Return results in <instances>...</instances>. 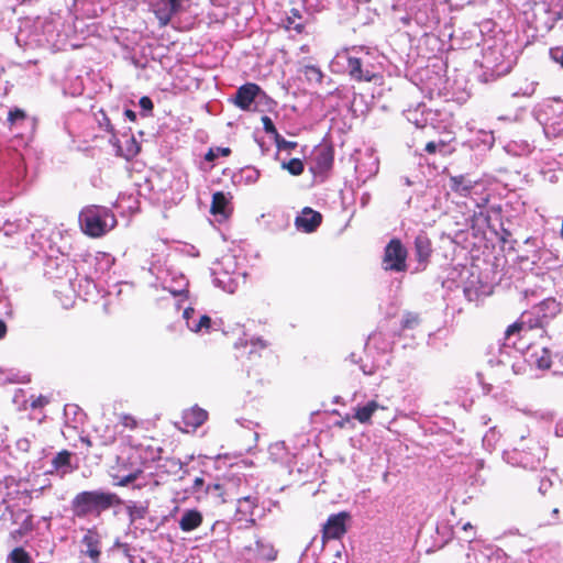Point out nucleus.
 <instances>
[{"instance_id": "54", "label": "nucleus", "mask_w": 563, "mask_h": 563, "mask_svg": "<svg viewBox=\"0 0 563 563\" xmlns=\"http://www.w3.org/2000/svg\"><path fill=\"white\" fill-rule=\"evenodd\" d=\"M26 120V114L23 110L14 108L8 113V122L11 128L22 125Z\"/></svg>"}, {"instance_id": "40", "label": "nucleus", "mask_w": 563, "mask_h": 563, "mask_svg": "<svg viewBox=\"0 0 563 563\" xmlns=\"http://www.w3.org/2000/svg\"><path fill=\"white\" fill-rule=\"evenodd\" d=\"M345 108L354 118L364 115L368 111V106L364 96L356 93L355 91L351 99L347 101Z\"/></svg>"}, {"instance_id": "63", "label": "nucleus", "mask_w": 563, "mask_h": 563, "mask_svg": "<svg viewBox=\"0 0 563 563\" xmlns=\"http://www.w3.org/2000/svg\"><path fill=\"white\" fill-rule=\"evenodd\" d=\"M549 55L554 63L563 68V45L551 47Z\"/></svg>"}, {"instance_id": "26", "label": "nucleus", "mask_w": 563, "mask_h": 563, "mask_svg": "<svg viewBox=\"0 0 563 563\" xmlns=\"http://www.w3.org/2000/svg\"><path fill=\"white\" fill-rule=\"evenodd\" d=\"M8 181L13 186L20 183L26 176V167L23 157L19 153H14L10 158V165L7 167Z\"/></svg>"}, {"instance_id": "31", "label": "nucleus", "mask_w": 563, "mask_h": 563, "mask_svg": "<svg viewBox=\"0 0 563 563\" xmlns=\"http://www.w3.org/2000/svg\"><path fill=\"white\" fill-rule=\"evenodd\" d=\"M476 184L477 181L472 179L468 175H456L450 177L449 186L453 192L466 197L471 194Z\"/></svg>"}, {"instance_id": "7", "label": "nucleus", "mask_w": 563, "mask_h": 563, "mask_svg": "<svg viewBox=\"0 0 563 563\" xmlns=\"http://www.w3.org/2000/svg\"><path fill=\"white\" fill-rule=\"evenodd\" d=\"M515 65V59L511 55H507L501 47L495 45L486 48L483 52V59L481 63L482 73L478 78L482 82H490L497 78L510 73Z\"/></svg>"}, {"instance_id": "48", "label": "nucleus", "mask_w": 563, "mask_h": 563, "mask_svg": "<svg viewBox=\"0 0 563 563\" xmlns=\"http://www.w3.org/2000/svg\"><path fill=\"white\" fill-rule=\"evenodd\" d=\"M7 563H32V554L24 548L16 547L8 554Z\"/></svg>"}, {"instance_id": "62", "label": "nucleus", "mask_w": 563, "mask_h": 563, "mask_svg": "<svg viewBox=\"0 0 563 563\" xmlns=\"http://www.w3.org/2000/svg\"><path fill=\"white\" fill-rule=\"evenodd\" d=\"M242 177L247 184H254L260 178V172L256 168L247 167L242 170Z\"/></svg>"}, {"instance_id": "42", "label": "nucleus", "mask_w": 563, "mask_h": 563, "mask_svg": "<svg viewBox=\"0 0 563 563\" xmlns=\"http://www.w3.org/2000/svg\"><path fill=\"white\" fill-rule=\"evenodd\" d=\"M299 71L310 86H322L325 78L322 70L316 65H303Z\"/></svg>"}, {"instance_id": "33", "label": "nucleus", "mask_w": 563, "mask_h": 563, "mask_svg": "<svg viewBox=\"0 0 563 563\" xmlns=\"http://www.w3.org/2000/svg\"><path fill=\"white\" fill-rule=\"evenodd\" d=\"M114 262L115 260L111 254L97 252L91 262L95 277H101L107 274L113 266Z\"/></svg>"}, {"instance_id": "24", "label": "nucleus", "mask_w": 563, "mask_h": 563, "mask_svg": "<svg viewBox=\"0 0 563 563\" xmlns=\"http://www.w3.org/2000/svg\"><path fill=\"white\" fill-rule=\"evenodd\" d=\"M71 453L67 450H63L57 453L51 461V468L46 471V474L57 475L60 478L73 472L71 466Z\"/></svg>"}, {"instance_id": "34", "label": "nucleus", "mask_w": 563, "mask_h": 563, "mask_svg": "<svg viewBox=\"0 0 563 563\" xmlns=\"http://www.w3.org/2000/svg\"><path fill=\"white\" fill-rule=\"evenodd\" d=\"M202 523V515L197 509L184 510L180 519L178 520L179 528L184 532H190L197 529Z\"/></svg>"}, {"instance_id": "60", "label": "nucleus", "mask_w": 563, "mask_h": 563, "mask_svg": "<svg viewBox=\"0 0 563 563\" xmlns=\"http://www.w3.org/2000/svg\"><path fill=\"white\" fill-rule=\"evenodd\" d=\"M419 316L415 312H406L401 319L402 329H413L419 324Z\"/></svg>"}, {"instance_id": "23", "label": "nucleus", "mask_w": 563, "mask_h": 563, "mask_svg": "<svg viewBox=\"0 0 563 563\" xmlns=\"http://www.w3.org/2000/svg\"><path fill=\"white\" fill-rule=\"evenodd\" d=\"M333 165V155L330 150H320L318 151L309 166L310 172L316 177H323Z\"/></svg>"}, {"instance_id": "21", "label": "nucleus", "mask_w": 563, "mask_h": 563, "mask_svg": "<svg viewBox=\"0 0 563 563\" xmlns=\"http://www.w3.org/2000/svg\"><path fill=\"white\" fill-rule=\"evenodd\" d=\"M58 22L55 20L45 21L42 23V31L44 35V41L53 46H56L59 43H63L64 40L69 37L71 34H74L73 26L68 25L67 29H65L62 32L58 31Z\"/></svg>"}, {"instance_id": "55", "label": "nucleus", "mask_w": 563, "mask_h": 563, "mask_svg": "<svg viewBox=\"0 0 563 563\" xmlns=\"http://www.w3.org/2000/svg\"><path fill=\"white\" fill-rule=\"evenodd\" d=\"M498 440H499L498 432L496 431L495 428H490L483 437L484 449L488 452H492L495 449Z\"/></svg>"}, {"instance_id": "32", "label": "nucleus", "mask_w": 563, "mask_h": 563, "mask_svg": "<svg viewBox=\"0 0 563 563\" xmlns=\"http://www.w3.org/2000/svg\"><path fill=\"white\" fill-rule=\"evenodd\" d=\"M533 308L534 313L541 317L545 323H548L561 311V305L554 298H545L540 303L534 305Z\"/></svg>"}, {"instance_id": "3", "label": "nucleus", "mask_w": 563, "mask_h": 563, "mask_svg": "<svg viewBox=\"0 0 563 563\" xmlns=\"http://www.w3.org/2000/svg\"><path fill=\"white\" fill-rule=\"evenodd\" d=\"M146 264L147 266L144 265L143 269H147L148 273L155 277L156 287H162L173 296H181L188 291V280L186 276L180 271L167 266L159 255L153 254Z\"/></svg>"}, {"instance_id": "19", "label": "nucleus", "mask_w": 563, "mask_h": 563, "mask_svg": "<svg viewBox=\"0 0 563 563\" xmlns=\"http://www.w3.org/2000/svg\"><path fill=\"white\" fill-rule=\"evenodd\" d=\"M258 506L257 495H241L236 498L238 520L255 523L254 512Z\"/></svg>"}, {"instance_id": "38", "label": "nucleus", "mask_w": 563, "mask_h": 563, "mask_svg": "<svg viewBox=\"0 0 563 563\" xmlns=\"http://www.w3.org/2000/svg\"><path fill=\"white\" fill-rule=\"evenodd\" d=\"M378 409L385 408L375 400L367 401L365 405L355 408L354 418L361 423H367Z\"/></svg>"}, {"instance_id": "41", "label": "nucleus", "mask_w": 563, "mask_h": 563, "mask_svg": "<svg viewBox=\"0 0 563 563\" xmlns=\"http://www.w3.org/2000/svg\"><path fill=\"white\" fill-rule=\"evenodd\" d=\"M126 514L129 516L130 525H135L137 520L144 519L148 514L147 504L129 501L125 505Z\"/></svg>"}, {"instance_id": "22", "label": "nucleus", "mask_w": 563, "mask_h": 563, "mask_svg": "<svg viewBox=\"0 0 563 563\" xmlns=\"http://www.w3.org/2000/svg\"><path fill=\"white\" fill-rule=\"evenodd\" d=\"M14 523L19 525V528L10 532V538L19 542L24 536L33 531V515L25 509H20L14 514Z\"/></svg>"}, {"instance_id": "20", "label": "nucleus", "mask_w": 563, "mask_h": 563, "mask_svg": "<svg viewBox=\"0 0 563 563\" xmlns=\"http://www.w3.org/2000/svg\"><path fill=\"white\" fill-rule=\"evenodd\" d=\"M322 222V214L309 207L302 209L295 219L296 228L305 233L314 232Z\"/></svg>"}, {"instance_id": "16", "label": "nucleus", "mask_w": 563, "mask_h": 563, "mask_svg": "<svg viewBox=\"0 0 563 563\" xmlns=\"http://www.w3.org/2000/svg\"><path fill=\"white\" fill-rule=\"evenodd\" d=\"M81 552L93 563L99 562L101 555V536L96 528H90L84 534L81 541Z\"/></svg>"}, {"instance_id": "44", "label": "nucleus", "mask_w": 563, "mask_h": 563, "mask_svg": "<svg viewBox=\"0 0 563 563\" xmlns=\"http://www.w3.org/2000/svg\"><path fill=\"white\" fill-rule=\"evenodd\" d=\"M197 323L194 324V332L196 333H209L212 330L219 329V323L212 320L209 316L198 311Z\"/></svg>"}, {"instance_id": "2", "label": "nucleus", "mask_w": 563, "mask_h": 563, "mask_svg": "<svg viewBox=\"0 0 563 563\" xmlns=\"http://www.w3.org/2000/svg\"><path fill=\"white\" fill-rule=\"evenodd\" d=\"M123 500L115 494L106 489L82 490L70 501L73 516L78 519L99 517L102 512L120 506Z\"/></svg>"}, {"instance_id": "36", "label": "nucleus", "mask_w": 563, "mask_h": 563, "mask_svg": "<svg viewBox=\"0 0 563 563\" xmlns=\"http://www.w3.org/2000/svg\"><path fill=\"white\" fill-rule=\"evenodd\" d=\"M534 147L532 143L526 140H512L504 146V150L512 156H528L533 152Z\"/></svg>"}, {"instance_id": "46", "label": "nucleus", "mask_w": 563, "mask_h": 563, "mask_svg": "<svg viewBox=\"0 0 563 563\" xmlns=\"http://www.w3.org/2000/svg\"><path fill=\"white\" fill-rule=\"evenodd\" d=\"M286 27L300 33L303 30V18L301 11L292 8L286 18Z\"/></svg>"}, {"instance_id": "1", "label": "nucleus", "mask_w": 563, "mask_h": 563, "mask_svg": "<svg viewBox=\"0 0 563 563\" xmlns=\"http://www.w3.org/2000/svg\"><path fill=\"white\" fill-rule=\"evenodd\" d=\"M330 68L336 74H347L356 81H372L376 77L369 51L365 46H353L338 52Z\"/></svg>"}, {"instance_id": "18", "label": "nucleus", "mask_w": 563, "mask_h": 563, "mask_svg": "<svg viewBox=\"0 0 563 563\" xmlns=\"http://www.w3.org/2000/svg\"><path fill=\"white\" fill-rule=\"evenodd\" d=\"M181 0H153L151 5L161 25H167L180 9Z\"/></svg>"}, {"instance_id": "51", "label": "nucleus", "mask_w": 563, "mask_h": 563, "mask_svg": "<svg viewBox=\"0 0 563 563\" xmlns=\"http://www.w3.org/2000/svg\"><path fill=\"white\" fill-rule=\"evenodd\" d=\"M96 120L101 129L111 133L115 142H119V140L115 139L114 125L112 124L111 118L103 110L96 113Z\"/></svg>"}, {"instance_id": "64", "label": "nucleus", "mask_w": 563, "mask_h": 563, "mask_svg": "<svg viewBox=\"0 0 563 563\" xmlns=\"http://www.w3.org/2000/svg\"><path fill=\"white\" fill-rule=\"evenodd\" d=\"M54 549L49 548L47 552L40 554L36 552L32 554V563H49L53 559Z\"/></svg>"}, {"instance_id": "13", "label": "nucleus", "mask_w": 563, "mask_h": 563, "mask_svg": "<svg viewBox=\"0 0 563 563\" xmlns=\"http://www.w3.org/2000/svg\"><path fill=\"white\" fill-rule=\"evenodd\" d=\"M545 324V321L534 313V308L532 307L531 310L522 312L519 320L507 328V338L517 336L519 339L522 330L543 328Z\"/></svg>"}, {"instance_id": "5", "label": "nucleus", "mask_w": 563, "mask_h": 563, "mask_svg": "<svg viewBox=\"0 0 563 563\" xmlns=\"http://www.w3.org/2000/svg\"><path fill=\"white\" fill-rule=\"evenodd\" d=\"M79 224L85 234L100 238L117 225V219L109 208L92 205L80 211Z\"/></svg>"}, {"instance_id": "58", "label": "nucleus", "mask_w": 563, "mask_h": 563, "mask_svg": "<svg viewBox=\"0 0 563 563\" xmlns=\"http://www.w3.org/2000/svg\"><path fill=\"white\" fill-rule=\"evenodd\" d=\"M283 167L286 168L291 175L298 176L303 172V163L299 158H291L287 163L283 164Z\"/></svg>"}, {"instance_id": "50", "label": "nucleus", "mask_w": 563, "mask_h": 563, "mask_svg": "<svg viewBox=\"0 0 563 563\" xmlns=\"http://www.w3.org/2000/svg\"><path fill=\"white\" fill-rule=\"evenodd\" d=\"M27 222L29 221L24 219H19L14 221L7 220L0 230L3 231V234L5 236H12L22 231L26 227Z\"/></svg>"}, {"instance_id": "8", "label": "nucleus", "mask_w": 563, "mask_h": 563, "mask_svg": "<svg viewBox=\"0 0 563 563\" xmlns=\"http://www.w3.org/2000/svg\"><path fill=\"white\" fill-rule=\"evenodd\" d=\"M106 0H74L70 13L74 18L73 33L85 34L88 24L85 20L98 18L104 10Z\"/></svg>"}, {"instance_id": "12", "label": "nucleus", "mask_w": 563, "mask_h": 563, "mask_svg": "<svg viewBox=\"0 0 563 563\" xmlns=\"http://www.w3.org/2000/svg\"><path fill=\"white\" fill-rule=\"evenodd\" d=\"M518 338H507V330L504 334V342L498 345V354H492L488 360V363L492 366H509L514 372L516 371V363L512 360L517 358L521 351L516 346Z\"/></svg>"}, {"instance_id": "49", "label": "nucleus", "mask_w": 563, "mask_h": 563, "mask_svg": "<svg viewBox=\"0 0 563 563\" xmlns=\"http://www.w3.org/2000/svg\"><path fill=\"white\" fill-rule=\"evenodd\" d=\"M126 143H128L126 150H123L117 143H113V144L117 146L118 155H120L126 159H130V158L134 157L140 152V145L133 136L128 137Z\"/></svg>"}, {"instance_id": "56", "label": "nucleus", "mask_w": 563, "mask_h": 563, "mask_svg": "<svg viewBox=\"0 0 563 563\" xmlns=\"http://www.w3.org/2000/svg\"><path fill=\"white\" fill-rule=\"evenodd\" d=\"M424 152H427L428 154L439 153L444 156L449 153V150H448V145L443 141H440V142L430 141L426 144Z\"/></svg>"}, {"instance_id": "35", "label": "nucleus", "mask_w": 563, "mask_h": 563, "mask_svg": "<svg viewBox=\"0 0 563 563\" xmlns=\"http://www.w3.org/2000/svg\"><path fill=\"white\" fill-rule=\"evenodd\" d=\"M355 172L358 177L365 181L378 172V159L368 155L366 161L360 159L355 165Z\"/></svg>"}, {"instance_id": "28", "label": "nucleus", "mask_w": 563, "mask_h": 563, "mask_svg": "<svg viewBox=\"0 0 563 563\" xmlns=\"http://www.w3.org/2000/svg\"><path fill=\"white\" fill-rule=\"evenodd\" d=\"M432 253L431 241L424 233H420L415 239V255L419 262L417 269H423Z\"/></svg>"}, {"instance_id": "53", "label": "nucleus", "mask_w": 563, "mask_h": 563, "mask_svg": "<svg viewBox=\"0 0 563 563\" xmlns=\"http://www.w3.org/2000/svg\"><path fill=\"white\" fill-rule=\"evenodd\" d=\"M301 3L303 10L309 14L320 12L327 7V0H301Z\"/></svg>"}, {"instance_id": "57", "label": "nucleus", "mask_w": 563, "mask_h": 563, "mask_svg": "<svg viewBox=\"0 0 563 563\" xmlns=\"http://www.w3.org/2000/svg\"><path fill=\"white\" fill-rule=\"evenodd\" d=\"M142 473L143 472L141 470H136L134 472H130L126 475H122V476L121 475H115L114 476V479L117 481L115 485H118V486H128V485L134 483L137 479V477L140 475H142Z\"/></svg>"}, {"instance_id": "47", "label": "nucleus", "mask_w": 563, "mask_h": 563, "mask_svg": "<svg viewBox=\"0 0 563 563\" xmlns=\"http://www.w3.org/2000/svg\"><path fill=\"white\" fill-rule=\"evenodd\" d=\"M354 95V87L350 86H339L333 91H329L328 96L330 98H335L341 102L342 107H345L347 101Z\"/></svg>"}, {"instance_id": "10", "label": "nucleus", "mask_w": 563, "mask_h": 563, "mask_svg": "<svg viewBox=\"0 0 563 563\" xmlns=\"http://www.w3.org/2000/svg\"><path fill=\"white\" fill-rule=\"evenodd\" d=\"M263 102L268 103L273 100L256 84L246 82L238 88L233 98V103L243 111H256Z\"/></svg>"}, {"instance_id": "37", "label": "nucleus", "mask_w": 563, "mask_h": 563, "mask_svg": "<svg viewBox=\"0 0 563 563\" xmlns=\"http://www.w3.org/2000/svg\"><path fill=\"white\" fill-rule=\"evenodd\" d=\"M207 418L208 412L198 406H195L189 410H186L183 415V420L185 424L192 428H198L201 424H203Z\"/></svg>"}, {"instance_id": "14", "label": "nucleus", "mask_w": 563, "mask_h": 563, "mask_svg": "<svg viewBox=\"0 0 563 563\" xmlns=\"http://www.w3.org/2000/svg\"><path fill=\"white\" fill-rule=\"evenodd\" d=\"M351 515L346 511L330 515L322 528V538L327 540L340 539L346 532V522Z\"/></svg>"}, {"instance_id": "61", "label": "nucleus", "mask_w": 563, "mask_h": 563, "mask_svg": "<svg viewBox=\"0 0 563 563\" xmlns=\"http://www.w3.org/2000/svg\"><path fill=\"white\" fill-rule=\"evenodd\" d=\"M231 153L229 147L210 148L205 155L207 162H214L219 156H228Z\"/></svg>"}, {"instance_id": "29", "label": "nucleus", "mask_w": 563, "mask_h": 563, "mask_svg": "<svg viewBox=\"0 0 563 563\" xmlns=\"http://www.w3.org/2000/svg\"><path fill=\"white\" fill-rule=\"evenodd\" d=\"M433 113L427 110L426 106L420 103L416 108H409L404 111V115L408 122L412 123L418 129H426L430 117Z\"/></svg>"}, {"instance_id": "25", "label": "nucleus", "mask_w": 563, "mask_h": 563, "mask_svg": "<svg viewBox=\"0 0 563 563\" xmlns=\"http://www.w3.org/2000/svg\"><path fill=\"white\" fill-rule=\"evenodd\" d=\"M494 143L495 136L493 131L481 130L473 139L462 144V151H472L477 148L482 152H486L493 147Z\"/></svg>"}, {"instance_id": "39", "label": "nucleus", "mask_w": 563, "mask_h": 563, "mask_svg": "<svg viewBox=\"0 0 563 563\" xmlns=\"http://www.w3.org/2000/svg\"><path fill=\"white\" fill-rule=\"evenodd\" d=\"M65 424L67 428L77 429L78 424L82 422L85 413L74 404H67L64 407Z\"/></svg>"}, {"instance_id": "4", "label": "nucleus", "mask_w": 563, "mask_h": 563, "mask_svg": "<svg viewBox=\"0 0 563 563\" xmlns=\"http://www.w3.org/2000/svg\"><path fill=\"white\" fill-rule=\"evenodd\" d=\"M545 456V449L534 439H527L525 434L520 435L517 446L504 451L503 454L508 464L526 470L537 468Z\"/></svg>"}, {"instance_id": "52", "label": "nucleus", "mask_w": 563, "mask_h": 563, "mask_svg": "<svg viewBox=\"0 0 563 563\" xmlns=\"http://www.w3.org/2000/svg\"><path fill=\"white\" fill-rule=\"evenodd\" d=\"M245 347H250L249 354L253 355L260 351L266 350L268 343L260 336H252L250 340L245 341Z\"/></svg>"}, {"instance_id": "17", "label": "nucleus", "mask_w": 563, "mask_h": 563, "mask_svg": "<svg viewBox=\"0 0 563 563\" xmlns=\"http://www.w3.org/2000/svg\"><path fill=\"white\" fill-rule=\"evenodd\" d=\"M70 268V262L66 256L53 257L49 255L44 264V274L49 279H62L68 275Z\"/></svg>"}, {"instance_id": "9", "label": "nucleus", "mask_w": 563, "mask_h": 563, "mask_svg": "<svg viewBox=\"0 0 563 563\" xmlns=\"http://www.w3.org/2000/svg\"><path fill=\"white\" fill-rule=\"evenodd\" d=\"M547 136H559L563 133V101L553 99L545 103L537 114Z\"/></svg>"}, {"instance_id": "45", "label": "nucleus", "mask_w": 563, "mask_h": 563, "mask_svg": "<svg viewBox=\"0 0 563 563\" xmlns=\"http://www.w3.org/2000/svg\"><path fill=\"white\" fill-rule=\"evenodd\" d=\"M346 361L351 362L352 364H357L360 371L367 376L375 374L378 367L373 361H364L362 356L357 355L354 352L349 354Z\"/></svg>"}, {"instance_id": "43", "label": "nucleus", "mask_w": 563, "mask_h": 563, "mask_svg": "<svg viewBox=\"0 0 563 563\" xmlns=\"http://www.w3.org/2000/svg\"><path fill=\"white\" fill-rule=\"evenodd\" d=\"M227 482H232L233 485L231 486V489L229 490V494H224V497L227 498V503L230 499H235L241 495H251L249 493V485L247 481L244 477H236L232 479H228Z\"/></svg>"}, {"instance_id": "59", "label": "nucleus", "mask_w": 563, "mask_h": 563, "mask_svg": "<svg viewBox=\"0 0 563 563\" xmlns=\"http://www.w3.org/2000/svg\"><path fill=\"white\" fill-rule=\"evenodd\" d=\"M198 311L191 307L186 308L183 311V318L186 322L187 328L194 332V324L197 323Z\"/></svg>"}, {"instance_id": "30", "label": "nucleus", "mask_w": 563, "mask_h": 563, "mask_svg": "<svg viewBox=\"0 0 563 563\" xmlns=\"http://www.w3.org/2000/svg\"><path fill=\"white\" fill-rule=\"evenodd\" d=\"M527 361L530 365L536 366L539 369H549L551 367V352L547 347L531 349L528 352Z\"/></svg>"}, {"instance_id": "11", "label": "nucleus", "mask_w": 563, "mask_h": 563, "mask_svg": "<svg viewBox=\"0 0 563 563\" xmlns=\"http://www.w3.org/2000/svg\"><path fill=\"white\" fill-rule=\"evenodd\" d=\"M407 250L398 239H391L385 246L383 267L385 271L405 272Z\"/></svg>"}, {"instance_id": "27", "label": "nucleus", "mask_w": 563, "mask_h": 563, "mask_svg": "<svg viewBox=\"0 0 563 563\" xmlns=\"http://www.w3.org/2000/svg\"><path fill=\"white\" fill-rule=\"evenodd\" d=\"M231 203L228 196L222 191H217L212 196L210 211L218 218V221H224L231 214Z\"/></svg>"}, {"instance_id": "6", "label": "nucleus", "mask_w": 563, "mask_h": 563, "mask_svg": "<svg viewBox=\"0 0 563 563\" xmlns=\"http://www.w3.org/2000/svg\"><path fill=\"white\" fill-rule=\"evenodd\" d=\"M211 275L213 285L228 294L235 292L246 278V273L239 268L235 257L230 255L213 264Z\"/></svg>"}, {"instance_id": "15", "label": "nucleus", "mask_w": 563, "mask_h": 563, "mask_svg": "<svg viewBox=\"0 0 563 563\" xmlns=\"http://www.w3.org/2000/svg\"><path fill=\"white\" fill-rule=\"evenodd\" d=\"M232 485H233L232 482H224L223 484H219V483L206 484V482L202 477H196L194 481V484L191 486V493L192 494L205 493L206 495H209L216 499H219L220 503H227V498L224 497V494H229V490L231 489Z\"/></svg>"}]
</instances>
